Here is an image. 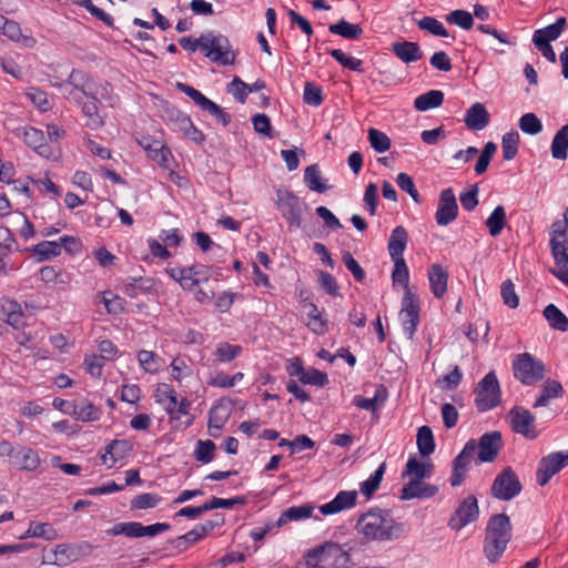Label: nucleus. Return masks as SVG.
Returning <instances> with one entry per match:
<instances>
[{
	"label": "nucleus",
	"instance_id": "1",
	"mask_svg": "<svg viewBox=\"0 0 568 568\" xmlns=\"http://www.w3.org/2000/svg\"><path fill=\"white\" fill-rule=\"evenodd\" d=\"M356 530L368 541H390L403 536L404 526L390 510L371 508L357 519Z\"/></svg>",
	"mask_w": 568,
	"mask_h": 568
},
{
	"label": "nucleus",
	"instance_id": "2",
	"mask_svg": "<svg viewBox=\"0 0 568 568\" xmlns=\"http://www.w3.org/2000/svg\"><path fill=\"white\" fill-rule=\"evenodd\" d=\"M53 85L64 98L75 102H80L83 95L92 100L110 99L111 97V87L108 82L95 83L80 70H72L67 82Z\"/></svg>",
	"mask_w": 568,
	"mask_h": 568
},
{
	"label": "nucleus",
	"instance_id": "3",
	"mask_svg": "<svg viewBox=\"0 0 568 568\" xmlns=\"http://www.w3.org/2000/svg\"><path fill=\"white\" fill-rule=\"evenodd\" d=\"M179 43L183 49L192 52L201 48L207 58L223 65L233 64L235 61V53L231 49L230 41L222 34H213L210 32L202 34L199 39L184 37L179 40Z\"/></svg>",
	"mask_w": 568,
	"mask_h": 568
},
{
	"label": "nucleus",
	"instance_id": "4",
	"mask_svg": "<svg viewBox=\"0 0 568 568\" xmlns=\"http://www.w3.org/2000/svg\"><path fill=\"white\" fill-rule=\"evenodd\" d=\"M511 523L506 514L493 515L486 526L484 554L490 562H497L511 539Z\"/></svg>",
	"mask_w": 568,
	"mask_h": 568
},
{
	"label": "nucleus",
	"instance_id": "5",
	"mask_svg": "<svg viewBox=\"0 0 568 568\" xmlns=\"http://www.w3.org/2000/svg\"><path fill=\"white\" fill-rule=\"evenodd\" d=\"M544 363L529 353L518 354L513 362V372L517 381L524 385H535L545 377Z\"/></svg>",
	"mask_w": 568,
	"mask_h": 568
},
{
	"label": "nucleus",
	"instance_id": "6",
	"mask_svg": "<svg viewBox=\"0 0 568 568\" xmlns=\"http://www.w3.org/2000/svg\"><path fill=\"white\" fill-rule=\"evenodd\" d=\"M475 404L479 412H487L500 404L501 394L495 372H489L475 388Z\"/></svg>",
	"mask_w": 568,
	"mask_h": 568
},
{
	"label": "nucleus",
	"instance_id": "7",
	"mask_svg": "<svg viewBox=\"0 0 568 568\" xmlns=\"http://www.w3.org/2000/svg\"><path fill=\"white\" fill-rule=\"evenodd\" d=\"M276 205L282 216L288 223L290 229H300L302 225V215L305 204L288 190L276 191Z\"/></svg>",
	"mask_w": 568,
	"mask_h": 568
},
{
	"label": "nucleus",
	"instance_id": "8",
	"mask_svg": "<svg viewBox=\"0 0 568 568\" xmlns=\"http://www.w3.org/2000/svg\"><path fill=\"white\" fill-rule=\"evenodd\" d=\"M521 483L515 470L507 466L495 478L491 485V496L496 499L508 501L520 494Z\"/></svg>",
	"mask_w": 568,
	"mask_h": 568
},
{
	"label": "nucleus",
	"instance_id": "9",
	"mask_svg": "<svg viewBox=\"0 0 568 568\" xmlns=\"http://www.w3.org/2000/svg\"><path fill=\"white\" fill-rule=\"evenodd\" d=\"M399 316L403 331L407 338L412 341L419 323V301L410 288H407V292L404 293Z\"/></svg>",
	"mask_w": 568,
	"mask_h": 568
},
{
	"label": "nucleus",
	"instance_id": "10",
	"mask_svg": "<svg viewBox=\"0 0 568 568\" xmlns=\"http://www.w3.org/2000/svg\"><path fill=\"white\" fill-rule=\"evenodd\" d=\"M479 507L476 496L469 495L459 501L456 510L448 520V526L456 531L477 520Z\"/></svg>",
	"mask_w": 568,
	"mask_h": 568
},
{
	"label": "nucleus",
	"instance_id": "11",
	"mask_svg": "<svg viewBox=\"0 0 568 568\" xmlns=\"http://www.w3.org/2000/svg\"><path fill=\"white\" fill-rule=\"evenodd\" d=\"M507 418L509 419L513 432L527 439L537 438L538 432L535 425V416L528 409L515 406L507 414Z\"/></svg>",
	"mask_w": 568,
	"mask_h": 568
},
{
	"label": "nucleus",
	"instance_id": "12",
	"mask_svg": "<svg viewBox=\"0 0 568 568\" xmlns=\"http://www.w3.org/2000/svg\"><path fill=\"white\" fill-rule=\"evenodd\" d=\"M568 465V452H556L542 457L539 462L536 479L540 486L548 484L550 478Z\"/></svg>",
	"mask_w": 568,
	"mask_h": 568
},
{
	"label": "nucleus",
	"instance_id": "13",
	"mask_svg": "<svg viewBox=\"0 0 568 568\" xmlns=\"http://www.w3.org/2000/svg\"><path fill=\"white\" fill-rule=\"evenodd\" d=\"M477 452L476 440L469 439L462 452L453 460L450 485L458 487L463 484L468 467Z\"/></svg>",
	"mask_w": 568,
	"mask_h": 568
},
{
	"label": "nucleus",
	"instance_id": "14",
	"mask_svg": "<svg viewBox=\"0 0 568 568\" xmlns=\"http://www.w3.org/2000/svg\"><path fill=\"white\" fill-rule=\"evenodd\" d=\"M458 216V205L455 193L452 189H445L440 192L438 206L435 214L436 223L439 226H447Z\"/></svg>",
	"mask_w": 568,
	"mask_h": 568
},
{
	"label": "nucleus",
	"instance_id": "15",
	"mask_svg": "<svg viewBox=\"0 0 568 568\" xmlns=\"http://www.w3.org/2000/svg\"><path fill=\"white\" fill-rule=\"evenodd\" d=\"M476 446L478 452V462H494L503 448V438L500 432L494 430L490 433H485L480 436L478 442H476Z\"/></svg>",
	"mask_w": 568,
	"mask_h": 568
},
{
	"label": "nucleus",
	"instance_id": "16",
	"mask_svg": "<svg viewBox=\"0 0 568 568\" xmlns=\"http://www.w3.org/2000/svg\"><path fill=\"white\" fill-rule=\"evenodd\" d=\"M140 144L152 161L173 174L172 164L174 161L171 151L161 141L144 138L140 141Z\"/></svg>",
	"mask_w": 568,
	"mask_h": 568
},
{
	"label": "nucleus",
	"instance_id": "17",
	"mask_svg": "<svg viewBox=\"0 0 568 568\" xmlns=\"http://www.w3.org/2000/svg\"><path fill=\"white\" fill-rule=\"evenodd\" d=\"M133 450L131 442L125 439H114L106 447L104 454L101 455L102 464L108 468H112L116 463L125 459Z\"/></svg>",
	"mask_w": 568,
	"mask_h": 568
},
{
	"label": "nucleus",
	"instance_id": "18",
	"mask_svg": "<svg viewBox=\"0 0 568 568\" xmlns=\"http://www.w3.org/2000/svg\"><path fill=\"white\" fill-rule=\"evenodd\" d=\"M554 231L550 239L551 254L555 258L556 264L558 265H567L568 264V253H567V242L568 234L565 229L561 227L560 223L554 224Z\"/></svg>",
	"mask_w": 568,
	"mask_h": 568
},
{
	"label": "nucleus",
	"instance_id": "19",
	"mask_svg": "<svg viewBox=\"0 0 568 568\" xmlns=\"http://www.w3.org/2000/svg\"><path fill=\"white\" fill-rule=\"evenodd\" d=\"M438 491L435 485L426 484L422 479H410L400 489L399 498L402 500H410L414 498H430Z\"/></svg>",
	"mask_w": 568,
	"mask_h": 568
},
{
	"label": "nucleus",
	"instance_id": "20",
	"mask_svg": "<svg viewBox=\"0 0 568 568\" xmlns=\"http://www.w3.org/2000/svg\"><path fill=\"white\" fill-rule=\"evenodd\" d=\"M357 500V491L356 490H342L339 491L333 500L326 503L320 507V511L327 516L337 514L339 511L349 509L355 506Z\"/></svg>",
	"mask_w": 568,
	"mask_h": 568
},
{
	"label": "nucleus",
	"instance_id": "21",
	"mask_svg": "<svg viewBox=\"0 0 568 568\" xmlns=\"http://www.w3.org/2000/svg\"><path fill=\"white\" fill-rule=\"evenodd\" d=\"M10 462L13 466L24 470H36L40 465V458L33 449L29 447H20L17 450L12 447Z\"/></svg>",
	"mask_w": 568,
	"mask_h": 568
},
{
	"label": "nucleus",
	"instance_id": "22",
	"mask_svg": "<svg viewBox=\"0 0 568 568\" xmlns=\"http://www.w3.org/2000/svg\"><path fill=\"white\" fill-rule=\"evenodd\" d=\"M464 121L469 130L480 131L488 125L490 115L483 103L476 102L467 110Z\"/></svg>",
	"mask_w": 568,
	"mask_h": 568
},
{
	"label": "nucleus",
	"instance_id": "23",
	"mask_svg": "<svg viewBox=\"0 0 568 568\" xmlns=\"http://www.w3.org/2000/svg\"><path fill=\"white\" fill-rule=\"evenodd\" d=\"M428 281L435 297L442 298L447 291L448 272L440 264H433L428 271Z\"/></svg>",
	"mask_w": 568,
	"mask_h": 568
},
{
	"label": "nucleus",
	"instance_id": "24",
	"mask_svg": "<svg viewBox=\"0 0 568 568\" xmlns=\"http://www.w3.org/2000/svg\"><path fill=\"white\" fill-rule=\"evenodd\" d=\"M23 138L26 144L34 149L40 155L48 159L53 155L51 148L45 144V135L40 130L28 128L23 132Z\"/></svg>",
	"mask_w": 568,
	"mask_h": 568
},
{
	"label": "nucleus",
	"instance_id": "25",
	"mask_svg": "<svg viewBox=\"0 0 568 568\" xmlns=\"http://www.w3.org/2000/svg\"><path fill=\"white\" fill-rule=\"evenodd\" d=\"M77 559L74 549L67 545L60 544L51 551V556L44 557L42 564H50L57 566H67Z\"/></svg>",
	"mask_w": 568,
	"mask_h": 568
},
{
	"label": "nucleus",
	"instance_id": "26",
	"mask_svg": "<svg viewBox=\"0 0 568 568\" xmlns=\"http://www.w3.org/2000/svg\"><path fill=\"white\" fill-rule=\"evenodd\" d=\"M305 564L310 568H334L326 542L308 550L305 555Z\"/></svg>",
	"mask_w": 568,
	"mask_h": 568
},
{
	"label": "nucleus",
	"instance_id": "27",
	"mask_svg": "<svg viewBox=\"0 0 568 568\" xmlns=\"http://www.w3.org/2000/svg\"><path fill=\"white\" fill-rule=\"evenodd\" d=\"M392 50L405 63L418 61L423 57L419 45L410 41L394 42Z\"/></svg>",
	"mask_w": 568,
	"mask_h": 568
},
{
	"label": "nucleus",
	"instance_id": "28",
	"mask_svg": "<svg viewBox=\"0 0 568 568\" xmlns=\"http://www.w3.org/2000/svg\"><path fill=\"white\" fill-rule=\"evenodd\" d=\"M1 32L8 37L11 41L19 42L28 49H32L37 45V40L32 36H23L19 23L12 20H8L3 24Z\"/></svg>",
	"mask_w": 568,
	"mask_h": 568
},
{
	"label": "nucleus",
	"instance_id": "29",
	"mask_svg": "<svg viewBox=\"0 0 568 568\" xmlns=\"http://www.w3.org/2000/svg\"><path fill=\"white\" fill-rule=\"evenodd\" d=\"M407 240L408 235L403 226H397L393 230L388 242V253L393 260L403 258Z\"/></svg>",
	"mask_w": 568,
	"mask_h": 568
},
{
	"label": "nucleus",
	"instance_id": "30",
	"mask_svg": "<svg viewBox=\"0 0 568 568\" xmlns=\"http://www.w3.org/2000/svg\"><path fill=\"white\" fill-rule=\"evenodd\" d=\"M314 507L311 505L292 506L282 511L276 521L277 527H282L291 521H297L310 518L313 514Z\"/></svg>",
	"mask_w": 568,
	"mask_h": 568
},
{
	"label": "nucleus",
	"instance_id": "31",
	"mask_svg": "<svg viewBox=\"0 0 568 568\" xmlns=\"http://www.w3.org/2000/svg\"><path fill=\"white\" fill-rule=\"evenodd\" d=\"M328 554L334 568H352L354 565L345 546L335 542H326Z\"/></svg>",
	"mask_w": 568,
	"mask_h": 568
},
{
	"label": "nucleus",
	"instance_id": "32",
	"mask_svg": "<svg viewBox=\"0 0 568 568\" xmlns=\"http://www.w3.org/2000/svg\"><path fill=\"white\" fill-rule=\"evenodd\" d=\"M566 18H559L554 24H550L544 29L536 30L532 36V40L546 41L550 43L560 37L564 29L566 28Z\"/></svg>",
	"mask_w": 568,
	"mask_h": 568
},
{
	"label": "nucleus",
	"instance_id": "33",
	"mask_svg": "<svg viewBox=\"0 0 568 568\" xmlns=\"http://www.w3.org/2000/svg\"><path fill=\"white\" fill-rule=\"evenodd\" d=\"M551 328L559 332L568 331V317L554 304H549L542 312Z\"/></svg>",
	"mask_w": 568,
	"mask_h": 568
},
{
	"label": "nucleus",
	"instance_id": "34",
	"mask_svg": "<svg viewBox=\"0 0 568 568\" xmlns=\"http://www.w3.org/2000/svg\"><path fill=\"white\" fill-rule=\"evenodd\" d=\"M432 470V464L420 463L415 457H410L406 464L403 477L408 476L410 479H424L430 476Z\"/></svg>",
	"mask_w": 568,
	"mask_h": 568
},
{
	"label": "nucleus",
	"instance_id": "35",
	"mask_svg": "<svg viewBox=\"0 0 568 568\" xmlns=\"http://www.w3.org/2000/svg\"><path fill=\"white\" fill-rule=\"evenodd\" d=\"M562 394V386L559 382L547 379L542 386L541 394L534 404V408L547 406L548 402L552 398L560 397Z\"/></svg>",
	"mask_w": 568,
	"mask_h": 568
},
{
	"label": "nucleus",
	"instance_id": "36",
	"mask_svg": "<svg viewBox=\"0 0 568 568\" xmlns=\"http://www.w3.org/2000/svg\"><path fill=\"white\" fill-rule=\"evenodd\" d=\"M227 417H229V414L222 405H215L210 409L207 427H209V434L212 437H214V438L220 437V434L214 433L213 429H217V432H221Z\"/></svg>",
	"mask_w": 568,
	"mask_h": 568
},
{
	"label": "nucleus",
	"instance_id": "37",
	"mask_svg": "<svg viewBox=\"0 0 568 568\" xmlns=\"http://www.w3.org/2000/svg\"><path fill=\"white\" fill-rule=\"evenodd\" d=\"M551 154L557 160H565L568 155V124L560 128L551 142Z\"/></svg>",
	"mask_w": 568,
	"mask_h": 568
},
{
	"label": "nucleus",
	"instance_id": "38",
	"mask_svg": "<svg viewBox=\"0 0 568 568\" xmlns=\"http://www.w3.org/2000/svg\"><path fill=\"white\" fill-rule=\"evenodd\" d=\"M99 100H92L87 101L83 103L82 112L85 116V124L92 130H97L101 128L104 124V118L100 114L99 108L97 105V102L101 101Z\"/></svg>",
	"mask_w": 568,
	"mask_h": 568
},
{
	"label": "nucleus",
	"instance_id": "39",
	"mask_svg": "<svg viewBox=\"0 0 568 568\" xmlns=\"http://www.w3.org/2000/svg\"><path fill=\"white\" fill-rule=\"evenodd\" d=\"M444 101V93L439 90H430L417 97L414 101V106L418 111H427L439 106Z\"/></svg>",
	"mask_w": 568,
	"mask_h": 568
},
{
	"label": "nucleus",
	"instance_id": "40",
	"mask_svg": "<svg viewBox=\"0 0 568 568\" xmlns=\"http://www.w3.org/2000/svg\"><path fill=\"white\" fill-rule=\"evenodd\" d=\"M328 30L333 34H337L349 40L358 39L363 34V29L359 24H354L346 20H341L337 23L331 24Z\"/></svg>",
	"mask_w": 568,
	"mask_h": 568
},
{
	"label": "nucleus",
	"instance_id": "41",
	"mask_svg": "<svg viewBox=\"0 0 568 568\" xmlns=\"http://www.w3.org/2000/svg\"><path fill=\"white\" fill-rule=\"evenodd\" d=\"M417 447L422 456H429L435 450L433 430L429 426H422L417 432Z\"/></svg>",
	"mask_w": 568,
	"mask_h": 568
},
{
	"label": "nucleus",
	"instance_id": "42",
	"mask_svg": "<svg viewBox=\"0 0 568 568\" xmlns=\"http://www.w3.org/2000/svg\"><path fill=\"white\" fill-rule=\"evenodd\" d=\"M308 312V328L317 335H323L327 331V321L323 318L322 313L318 311L314 303L307 304Z\"/></svg>",
	"mask_w": 568,
	"mask_h": 568
},
{
	"label": "nucleus",
	"instance_id": "43",
	"mask_svg": "<svg viewBox=\"0 0 568 568\" xmlns=\"http://www.w3.org/2000/svg\"><path fill=\"white\" fill-rule=\"evenodd\" d=\"M506 225V212L501 205L495 207L491 214L488 216L486 221V226L488 227L489 234L493 237L498 236L503 229Z\"/></svg>",
	"mask_w": 568,
	"mask_h": 568
},
{
	"label": "nucleus",
	"instance_id": "44",
	"mask_svg": "<svg viewBox=\"0 0 568 568\" xmlns=\"http://www.w3.org/2000/svg\"><path fill=\"white\" fill-rule=\"evenodd\" d=\"M386 470V464L382 463L379 467L375 470L373 475L369 476L368 479L364 480L359 485L361 493L366 496L367 498H371L373 494L378 489L381 481L383 479V476Z\"/></svg>",
	"mask_w": 568,
	"mask_h": 568
},
{
	"label": "nucleus",
	"instance_id": "45",
	"mask_svg": "<svg viewBox=\"0 0 568 568\" xmlns=\"http://www.w3.org/2000/svg\"><path fill=\"white\" fill-rule=\"evenodd\" d=\"M32 251L39 257V261H45L60 255L62 244L60 241H43L33 246Z\"/></svg>",
	"mask_w": 568,
	"mask_h": 568
},
{
	"label": "nucleus",
	"instance_id": "46",
	"mask_svg": "<svg viewBox=\"0 0 568 568\" xmlns=\"http://www.w3.org/2000/svg\"><path fill=\"white\" fill-rule=\"evenodd\" d=\"M185 277H187V282L191 283L190 287H185V290L191 291L202 281L209 280L207 267L202 264H195L193 266L185 267Z\"/></svg>",
	"mask_w": 568,
	"mask_h": 568
},
{
	"label": "nucleus",
	"instance_id": "47",
	"mask_svg": "<svg viewBox=\"0 0 568 568\" xmlns=\"http://www.w3.org/2000/svg\"><path fill=\"white\" fill-rule=\"evenodd\" d=\"M215 444L211 439L206 440H197L196 447L194 450V458L195 460L207 464L213 460L214 458V452H215Z\"/></svg>",
	"mask_w": 568,
	"mask_h": 568
},
{
	"label": "nucleus",
	"instance_id": "48",
	"mask_svg": "<svg viewBox=\"0 0 568 568\" xmlns=\"http://www.w3.org/2000/svg\"><path fill=\"white\" fill-rule=\"evenodd\" d=\"M371 146L378 153H384L390 148V139L382 131L371 128L368 130Z\"/></svg>",
	"mask_w": 568,
	"mask_h": 568
},
{
	"label": "nucleus",
	"instance_id": "49",
	"mask_svg": "<svg viewBox=\"0 0 568 568\" xmlns=\"http://www.w3.org/2000/svg\"><path fill=\"white\" fill-rule=\"evenodd\" d=\"M73 414L77 419L82 422H92L99 419L100 410L90 402L74 405Z\"/></svg>",
	"mask_w": 568,
	"mask_h": 568
},
{
	"label": "nucleus",
	"instance_id": "50",
	"mask_svg": "<svg viewBox=\"0 0 568 568\" xmlns=\"http://www.w3.org/2000/svg\"><path fill=\"white\" fill-rule=\"evenodd\" d=\"M519 134L515 131L508 132L503 136L501 148L503 156L505 160H511L515 158L518 151Z\"/></svg>",
	"mask_w": 568,
	"mask_h": 568
},
{
	"label": "nucleus",
	"instance_id": "51",
	"mask_svg": "<svg viewBox=\"0 0 568 568\" xmlns=\"http://www.w3.org/2000/svg\"><path fill=\"white\" fill-rule=\"evenodd\" d=\"M394 261V270L392 274L393 284H400L404 286L405 292H407L408 281H409V273L408 267L406 265V262L404 258L393 260Z\"/></svg>",
	"mask_w": 568,
	"mask_h": 568
},
{
	"label": "nucleus",
	"instance_id": "52",
	"mask_svg": "<svg viewBox=\"0 0 568 568\" xmlns=\"http://www.w3.org/2000/svg\"><path fill=\"white\" fill-rule=\"evenodd\" d=\"M138 361L141 367L150 374H154L159 371L160 367V357L151 352L142 349L138 353Z\"/></svg>",
	"mask_w": 568,
	"mask_h": 568
},
{
	"label": "nucleus",
	"instance_id": "53",
	"mask_svg": "<svg viewBox=\"0 0 568 568\" xmlns=\"http://www.w3.org/2000/svg\"><path fill=\"white\" fill-rule=\"evenodd\" d=\"M496 151L497 145L494 142H487L485 144L484 150L481 151L474 169L476 175H481L486 172L488 164Z\"/></svg>",
	"mask_w": 568,
	"mask_h": 568
},
{
	"label": "nucleus",
	"instance_id": "54",
	"mask_svg": "<svg viewBox=\"0 0 568 568\" xmlns=\"http://www.w3.org/2000/svg\"><path fill=\"white\" fill-rule=\"evenodd\" d=\"M519 128L523 132L536 135L542 131V123L534 113H526L519 119Z\"/></svg>",
	"mask_w": 568,
	"mask_h": 568
},
{
	"label": "nucleus",
	"instance_id": "55",
	"mask_svg": "<svg viewBox=\"0 0 568 568\" xmlns=\"http://www.w3.org/2000/svg\"><path fill=\"white\" fill-rule=\"evenodd\" d=\"M152 288V280L150 278H132L130 283L125 285V294L132 298L138 297L141 293H148Z\"/></svg>",
	"mask_w": 568,
	"mask_h": 568
},
{
	"label": "nucleus",
	"instance_id": "56",
	"mask_svg": "<svg viewBox=\"0 0 568 568\" xmlns=\"http://www.w3.org/2000/svg\"><path fill=\"white\" fill-rule=\"evenodd\" d=\"M417 26L425 31L438 37H448L447 29L440 21L433 17H425L417 21Z\"/></svg>",
	"mask_w": 568,
	"mask_h": 568
},
{
	"label": "nucleus",
	"instance_id": "57",
	"mask_svg": "<svg viewBox=\"0 0 568 568\" xmlns=\"http://www.w3.org/2000/svg\"><path fill=\"white\" fill-rule=\"evenodd\" d=\"M300 381L303 384H310L318 387H324L328 384L327 375L314 367L305 369Z\"/></svg>",
	"mask_w": 568,
	"mask_h": 568
},
{
	"label": "nucleus",
	"instance_id": "58",
	"mask_svg": "<svg viewBox=\"0 0 568 568\" xmlns=\"http://www.w3.org/2000/svg\"><path fill=\"white\" fill-rule=\"evenodd\" d=\"M242 353V347L229 343H220L215 349L219 362H231Z\"/></svg>",
	"mask_w": 568,
	"mask_h": 568
},
{
	"label": "nucleus",
	"instance_id": "59",
	"mask_svg": "<svg viewBox=\"0 0 568 568\" xmlns=\"http://www.w3.org/2000/svg\"><path fill=\"white\" fill-rule=\"evenodd\" d=\"M303 101L312 106H318L323 102V91L321 87L313 82H306L304 87Z\"/></svg>",
	"mask_w": 568,
	"mask_h": 568
},
{
	"label": "nucleus",
	"instance_id": "60",
	"mask_svg": "<svg viewBox=\"0 0 568 568\" xmlns=\"http://www.w3.org/2000/svg\"><path fill=\"white\" fill-rule=\"evenodd\" d=\"M329 54L338 61L344 68H347L353 71L362 72V60L347 57L342 50L339 49H333L329 51Z\"/></svg>",
	"mask_w": 568,
	"mask_h": 568
},
{
	"label": "nucleus",
	"instance_id": "61",
	"mask_svg": "<svg viewBox=\"0 0 568 568\" xmlns=\"http://www.w3.org/2000/svg\"><path fill=\"white\" fill-rule=\"evenodd\" d=\"M245 498L244 497H234L230 499H223L219 497H212L210 500L205 501L203 504V509L205 511L217 509V508H231L235 505L244 504Z\"/></svg>",
	"mask_w": 568,
	"mask_h": 568
},
{
	"label": "nucleus",
	"instance_id": "62",
	"mask_svg": "<svg viewBox=\"0 0 568 568\" xmlns=\"http://www.w3.org/2000/svg\"><path fill=\"white\" fill-rule=\"evenodd\" d=\"M102 302L109 314H120L124 310V300L111 292H104Z\"/></svg>",
	"mask_w": 568,
	"mask_h": 568
},
{
	"label": "nucleus",
	"instance_id": "63",
	"mask_svg": "<svg viewBox=\"0 0 568 568\" xmlns=\"http://www.w3.org/2000/svg\"><path fill=\"white\" fill-rule=\"evenodd\" d=\"M202 538V535L200 534L195 526L192 530L187 531L186 534L176 537L172 542L176 549L185 550L187 549L189 546L195 544Z\"/></svg>",
	"mask_w": 568,
	"mask_h": 568
},
{
	"label": "nucleus",
	"instance_id": "64",
	"mask_svg": "<svg viewBox=\"0 0 568 568\" xmlns=\"http://www.w3.org/2000/svg\"><path fill=\"white\" fill-rule=\"evenodd\" d=\"M447 21L450 23H455L465 30L470 29L474 24L473 16L465 10L452 11L447 17Z\"/></svg>",
	"mask_w": 568,
	"mask_h": 568
}]
</instances>
